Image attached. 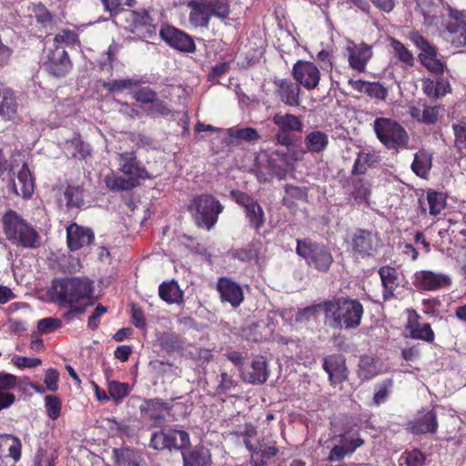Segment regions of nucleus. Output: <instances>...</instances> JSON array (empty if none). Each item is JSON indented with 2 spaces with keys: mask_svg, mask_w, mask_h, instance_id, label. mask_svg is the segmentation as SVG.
<instances>
[{
  "mask_svg": "<svg viewBox=\"0 0 466 466\" xmlns=\"http://www.w3.org/2000/svg\"><path fill=\"white\" fill-rule=\"evenodd\" d=\"M53 289L59 302L71 308L68 314L84 312L86 306L91 303L94 292L92 282L81 278L57 280Z\"/></svg>",
  "mask_w": 466,
  "mask_h": 466,
  "instance_id": "f257e3e1",
  "label": "nucleus"
},
{
  "mask_svg": "<svg viewBox=\"0 0 466 466\" xmlns=\"http://www.w3.org/2000/svg\"><path fill=\"white\" fill-rule=\"evenodd\" d=\"M324 315L333 329H355L360 324L363 307L356 299H338L324 302Z\"/></svg>",
  "mask_w": 466,
  "mask_h": 466,
  "instance_id": "f03ea898",
  "label": "nucleus"
},
{
  "mask_svg": "<svg viewBox=\"0 0 466 466\" xmlns=\"http://www.w3.org/2000/svg\"><path fill=\"white\" fill-rule=\"evenodd\" d=\"M305 154L303 149L288 147L286 151H274L270 155L263 154L258 157V162L265 161V167H259L258 178L261 182L268 181L272 177L282 179L289 168L300 161Z\"/></svg>",
  "mask_w": 466,
  "mask_h": 466,
  "instance_id": "7ed1b4c3",
  "label": "nucleus"
},
{
  "mask_svg": "<svg viewBox=\"0 0 466 466\" xmlns=\"http://www.w3.org/2000/svg\"><path fill=\"white\" fill-rule=\"evenodd\" d=\"M118 163L122 176L114 173L105 178L106 187L111 190H128L139 184L140 179L148 177L147 170L137 160L134 153L125 152L119 154Z\"/></svg>",
  "mask_w": 466,
  "mask_h": 466,
  "instance_id": "20e7f679",
  "label": "nucleus"
},
{
  "mask_svg": "<svg viewBox=\"0 0 466 466\" xmlns=\"http://www.w3.org/2000/svg\"><path fill=\"white\" fill-rule=\"evenodd\" d=\"M4 231L8 240L16 246L35 248L40 245L37 231L26 223L17 213L9 210L3 217Z\"/></svg>",
  "mask_w": 466,
  "mask_h": 466,
  "instance_id": "39448f33",
  "label": "nucleus"
},
{
  "mask_svg": "<svg viewBox=\"0 0 466 466\" xmlns=\"http://www.w3.org/2000/svg\"><path fill=\"white\" fill-rule=\"evenodd\" d=\"M361 426L360 420L355 421L354 420L343 426L342 432L337 436L339 444L329 451V461H340L365 444L364 439L359 432Z\"/></svg>",
  "mask_w": 466,
  "mask_h": 466,
  "instance_id": "423d86ee",
  "label": "nucleus"
},
{
  "mask_svg": "<svg viewBox=\"0 0 466 466\" xmlns=\"http://www.w3.org/2000/svg\"><path fill=\"white\" fill-rule=\"evenodd\" d=\"M223 206L212 195H200L193 198L188 209L197 225L210 230L218 222Z\"/></svg>",
  "mask_w": 466,
  "mask_h": 466,
  "instance_id": "0eeeda50",
  "label": "nucleus"
},
{
  "mask_svg": "<svg viewBox=\"0 0 466 466\" xmlns=\"http://www.w3.org/2000/svg\"><path fill=\"white\" fill-rule=\"evenodd\" d=\"M374 131L378 139L389 149L405 148L409 143V135L397 121L379 117L374 121Z\"/></svg>",
  "mask_w": 466,
  "mask_h": 466,
  "instance_id": "6e6552de",
  "label": "nucleus"
},
{
  "mask_svg": "<svg viewBox=\"0 0 466 466\" xmlns=\"http://www.w3.org/2000/svg\"><path fill=\"white\" fill-rule=\"evenodd\" d=\"M296 251L309 266L319 270H327L333 262L332 255L325 246L309 239L298 240Z\"/></svg>",
  "mask_w": 466,
  "mask_h": 466,
  "instance_id": "1a4fd4ad",
  "label": "nucleus"
},
{
  "mask_svg": "<svg viewBox=\"0 0 466 466\" xmlns=\"http://www.w3.org/2000/svg\"><path fill=\"white\" fill-rule=\"evenodd\" d=\"M352 256L356 258H369L374 255L380 246V239L377 234L365 230L356 229L347 238Z\"/></svg>",
  "mask_w": 466,
  "mask_h": 466,
  "instance_id": "9d476101",
  "label": "nucleus"
},
{
  "mask_svg": "<svg viewBox=\"0 0 466 466\" xmlns=\"http://www.w3.org/2000/svg\"><path fill=\"white\" fill-rule=\"evenodd\" d=\"M445 38L455 48L466 46V15L456 10H450V18L445 24Z\"/></svg>",
  "mask_w": 466,
  "mask_h": 466,
  "instance_id": "9b49d317",
  "label": "nucleus"
},
{
  "mask_svg": "<svg viewBox=\"0 0 466 466\" xmlns=\"http://www.w3.org/2000/svg\"><path fill=\"white\" fill-rule=\"evenodd\" d=\"M345 50L350 68L358 72H365L367 64L373 56L372 46L363 42L356 44L348 40Z\"/></svg>",
  "mask_w": 466,
  "mask_h": 466,
  "instance_id": "f8f14e48",
  "label": "nucleus"
},
{
  "mask_svg": "<svg viewBox=\"0 0 466 466\" xmlns=\"http://www.w3.org/2000/svg\"><path fill=\"white\" fill-rule=\"evenodd\" d=\"M231 196L245 209L246 218L251 227L258 229L264 225V211L256 199L241 191H232Z\"/></svg>",
  "mask_w": 466,
  "mask_h": 466,
  "instance_id": "ddd939ff",
  "label": "nucleus"
},
{
  "mask_svg": "<svg viewBox=\"0 0 466 466\" xmlns=\"http://www.w3.org/2000/svg\"><path fill=\"white\" fill-rule=\"evenodd\" d=\"M161 38L171 47L180 52L191 53L195 51L193 39L185 32L169 25H163L160 29Z\"/></svg>",
  "mask_w": 466,
  "mask_h": 466,
  "instance_id": "4468645a",
  "label": "nucleus"
},
{
  "mask_svg": "<svg viewBox=\"0 0 466 466\" xmlns=\"http://www.w3.org/2000/svg\"><path fill=\"white\" fill-rule=\"evenodd\" d=\"M292 74L295 80L309 90L316 88L319 84L320 72L312 62L298 61L293 66Z\"/></svg>",
  "mask_w": 466,
  "mask_h": 466,
  "instance_id": "2eb2a0df",
  "label": "nucleus"
},
{
  "mask_svg": "<svg viewBox=\"0 0 466 466\" xmlns=\"http://www.w3.org/2000/svg\"><path fill=\"white\" fill-rule=\"evenodd\" d=\"M413 284L422 290H437L450 286L451 278L441 272L419 270L414 274Z\"/></svg>",
  "mask_w": 466,
  "mask_h": 466,
  "instance_id": "dca6fc26",
  "label": "nucleus"
},
{
  "mask_svg": "<svg viewBox=\"0 0 466 466\" xmlns=\"http://www.w3.org/2000/svg\"><path fill=\"white\" fill-rule=\"evenodd\" d=\"M22 456V442L12 434H0V466H7L10 460L15 465Z\"/></svg>",
  "mask_w": 466,
  "mask_h": 466,
  "instance_id": "f3484780",
  "label": "nucleus"
},
{
  "mask_svg": "<svg viewBox=\"0 0 466 466\" xmlns=\"http://www.w3.org/2000/svg\"><path fill=\"white\" fill-rule=\"evenodd\" d=\"M244 444L251 453V461L255 466H263L267 461L275 457L279 451L275 442H267L265 440L253 446L250 440L245 439Z\"/></svg>",
  "mask_w": 466,
  "mask_h": 466,
  "instance_id": "a211bd4d",
  "label": "nucleus"
},
{
  "mask_svg": "<svg viewBox=\"0 0 466 466\" xmlns=\"http://www.w3.org/2000/svg\"><path fill=\"white\" fill-rule=\"evenodd\" d=\"M407 430L414 435L435 433L438 430V421L434 410L419 412L417 418L408 422Z\"/></svg>",
  "mask_w": 466,
  "mask_h": 466,
  "instance_id": "6ab92c4d",
  "label": "nucleus"
},
{
  "mask_svg": "<svg viewBox=\"0 0 466 466\" xmlns=\"http://www.w3.org/2000/svg\"><path fill=\"white\" fill-rule=\"evenodd\" d=\"M46 66L49 73L55 76H66L72 67L67 52L59 46L49 51Z\"/></svg>",
  "mask_w": 466,
  "mask_h": 466,
  "instance_id": "aec40b11",
  "label": "nucleus"
},
{
  "mask_svg": "<svg viewBox=\"0 0 466 466\" xmlns=\"http://www.w3.org/2000/svg\"><path fill=\"white\" fill-rule=\"evenodd\" d=\"M66 238L69 249L74 251L88 246L94 240V233L88 228L72 223L66 228Z\"/></svg>",
  "mask_w": 466,
  "mask_h": 466,
  "instance_id": "412c9836",
  "label": "nucleus"
},
{
  "mask_svg": "<svg viewBox=\"0 0 466 466\" xmlns=\"http://www.w3.org/2000/svg\"><path fill=\"white\" fill-rule=\"evenodd\" d=\"M419 315L414 310H408V323L406 330L409 337L415 339H421L427 342H432L435 335L430 324L424 323L420 325L418 322Z\"/></svg>",
  "mask_w": 466,
  "mask_h": 466,
  "instance_id": "4be33fe9",
  "label": "nucleus"
},
{
  "mask_svg": "<svg viewBox=\"0 0 466 466\" xmlns=\"http://www.w3.org/2000/svg\"><path fill=\"white\" fill-rule=\"evenodd\" d=\"M10 189L15 196H21L23 198H29L33 194L34 182L26 164L22 166L15 178L12 180Z\"/></svg>",
  "mask_w": 466,
  "mask_h": 466,
  "instance_id": "5701e85b",
  "label": "nucleus"
},
{
  "mask_svg": "<svg viewBox=\"0 0 466 466\" xmlns=\"http://www.w3.org/2000/svg\"><path fill=\"white\" fill-rule=\"evenodd\" d=\"M218 290L223 301L229 302L234 308L243 300V290L238 284L228 278H221L218 281Z\"/></svg>",
  "mask_w": 466,
  "mask_h": 466,
  "instance_id": "b1692460",
  "label": "nucleus"
},
{
  "mask_svg": "<svg viewBox=\"0 0 466 466\" xmlns=\"http://www.w3.org/2000/svg\"><path fill=\"white\" fill-rule=\"evenodd\" d=\"M243 380L249 383H263L267 380L268 373L267 364L263 358L254 360L249 366L241 370Z\"/></svg>",
  "mask_w": 466,
  "mask_h": 466,
  "instance_id": "393cba45",
  "label": "nucleus"
},
{
  "mask_svg": "<svg viewBox=\"0 0 466 466\" xmlns=\"http://www.w3.org/2000/svg\"><path fill=\"white\" fill-rule=\"evenodd\" d=\"M188 6L191 8L189 23L194 27H208L211 15L207 1H190Z\"/></svg>",
  "mask_w": 466,
  "mask_h": 466,
  "instance_id": "a878e982",
  "label": "nucleus"
},
{
  "mask_svg": "<svg viewBox=\"0 0 466 466\" xmlns=\"http://www.w3.org/2000/svg\"><path fill=\"white\" fill-rule=\"evenodd\" d=\"M18 110V103L14 92L4 86H0V116L5 121L15 119Z\"/></svg>",
  "mask_w": 466,
  "mask_h": 466,
  "instance_id": "bb28decb",
  "label": "nucleus"
},
{
  "mask_svg": "<svg viewBox=\"0 0 466 466\" xmlns=\"http://www.w3.org/2000/svg\"><path fill=\"white\" fill-rule=\"evenodd\" d=\"M323 367L332 383L340 382L347 378V368L341 356L332 355L328 357L325 359Z\"/></svg>",
  "mask_w": 466,
  "mask_h": 466,
  "instance_id": "cd10ccee",
  "label": "nucleus"
},
{
  "mask_svg": "<svg viewBox=\"0 0 466 466\" xmlns=\"http://www.w3.org/2000/svg\"><path fill=\"white\" fill-rule=\"evenodd\" d=\"M423 93L430 98L437 99L451 92V86L448 80L441 78L433 80L424 77L421 80Z\"/></svg>",
  "mask_w": 466,
  "mask_h": 466,
  "instance_id": "c85d7f7f",
  "label": "nucleus"
},
{
  "mask_svg": "<svg viewBox=\"0 0 466 466\" xmlns=\"http://www.w3.org/2000/svg\"><path fill=\"white\" fill-rule=\"evenodd\" d=\"M184 466H210L211 455L204 446H196L192 451H182Z\"/></svg>",
  "mask_w": 466,
  "mask_h": 466,
  "instance_id": "c756f323",
  "label": "nucleus"
},
{
  "mask_svg": "<svg viewBox=\"0 0 466 466\" xmlns=\"http://www.w3.org/2000/svg\"><path fill=\"white\" fill-rule=\"evenodd\" d=\"M427 204L429 214L436 217L446 208L447 198L442 192L430 190L427 192L425 200L420 199V205L424 211L427 210L424 206Z\"/></svg>",
  "mask_w": 466,
  "mask_h": 466,
  "instance_id": "7c9ffc66",
  "label": "nucleus"
},
{
  "mask_svg": "<svg viewBox=\"0 0 466 466\" xmlns=\"http://www.w3.org/2000/svg\"><path fill=\"white\" fill-rule=\"evenodd\" d=\"M272 121L279 127V130L301 132L303 129L300 118L292 114L279 112L273 116Z\"/></svg>",
  "mask_w": 466,
  "mask_h": 466,
  "instance_id": "2f4dec72",
  "label": "nucleus"
},
{
  "mask_svg": "<svg viewBox=\"0 0 466 466\" xmlns=\"http://www.w3.org/2000/svg\"><path fill=\"white\" fill-rule=\"evenodd\" d=\"M112 458L116 466H141L142 458L129 448L113 449Z\"/></svg>",
  "mask_w": 466,
  "mask_h": 466,
  "instance_id": "473e14b6",
  "label": "nucleus"
},
{
  "mask_svg": "<svg viewBox=\"0 0 466 466\" xmlns=\"http://www.w3.org/2000/svg\"><path fill=\"white\" fill-rule=\"evenodd\" d=\"M279 93L283 103L290 106L299 105L300 88L298 85L288 80H281L279 86Z\"/></svg>",
  "mask_w": 466,
  "mask_h": 466,
  "instance_id": "72a5a7b5",
  "label": "nucleus"
},
{
  "mask_svg": "<svg viewBox=\"0 0 466 466\" xmlns=\"http://www.w3.org/2000/svg\"><path fill=\"white\" fill-rule=\"evenodd\" d=\"M420 63L431 73L442 74L446 68L445 64L437 57V50L433 46L424 53H420Z\"/></svg>",
  "mask_w": 466,
  "mask_h": 466,
  "instance_id": "f704fd0d",
  "label": "nucleus"
},
{
  "mask_svg": "<svg viewBox=\"0 0 466 466\" xmlns=\"http://www.w3.org/2000/svg\"><path fill=\"white\" fill-rule=\"evenodd\" d=\"M60 206L67 208H78L83 204L82 190L79 187L68 186L58 197Z\"/></svg>",
  "mask_w": 466,
  "mask_h": 466,
  "instance_id": "c9c22d12",
  "label": "nucleus"
},
{
  "mask_svg": "<svg viewBox=\"0 0 466 466\" xmlns=\"http://www.w3.org/2000/svg\"><path fill=\"white\" fill-rule=\"evenodd\" d=\"M329 144V137L324 132L315 130L309 132L305 137V146L309 152L319 153Z\"/></svg>",
  "mask_w": 466,
  "mask_h": 466,
  "instance_id": "e433bc0d",
  "label": "nucleus"
},
{
  "mask_svg": "<svg viewBox=\"0 0 466 466\" xmlns=\"http://www.w3.org/2000/svg\"><path fill=\"white\" fill-rule=\"evenodd\" d=\"M379 274L384 288L383 297L385 299H389L393 296L394 289L397 286L396 269L391 267L385 266L380 268Z\"/></svg>",
  "mask_w": 466,
  "mask_h": 466,
  "instance_id": "4c0bfd02",
  "label": "nucleus"
},
{
  "mask_svg": "<svg viewBox=\"0 0 466 466\" xmlns=\"http://www.w3.org/2000/svg\"><path fill=\"white\" fill-rule=\"evenodd\" d=\"M140 81L135 78L114 79L103 83V87L110 93L119 94L129 91L132 94L134 88L137 87Z\"/></svg>",
  "mask_w": 466,
  "mask_h": 466,
  "instance_id": "58836bf2",
  "label": "nucleus"
},
{
  "mask_svg": "<svg viewBox=\"0 0 466 466\" xmlns=\"http://www.w3.org/2000/svg\"><path fill=\"white\" fill-rule=\"evenodd\" d=\"M160 298L167 303H177L182 300L183 293L175 281L163 282L158 289Z\"/></svg>",
  "mask_w": 466,
  "mask_h": 466,
  "instance_id": "ea45409f",
  "label": "nucleus"
},
{
  "mask_svg": "<svg viewBox=\"0 0 466 466\" xmlns=\"http://www.w3.org/2000/svg\"><path fill=\"white\" fill-rule=\"evenodd\" d=\"M431 155L425 150H420L415 154L411 168L418 176L426 177L431 168Z\"/></svg>",
  "mask_w": 466,
  "mask_h": 466,
  "instance_id": "a19ab883",
  "label": "nucleus"
},
{
  "mask_svg": "<svg viewBox=\"0 0 466 466\" xmlns=\"http://www.w3.org/2000/svg\"><path fill=\"white\" fill-rule=\"evenodd\" d=\"M389 43L393 50L394 56L403 64L407 66H413L414 57L411 52L399 40L389 37Z\"/></svg>",
  "mask_w": 466,
  "mask_h": 466,
  "instance_id": "79ce46f5",
  "label": "nucleus"
},
{
  "mask_svg": "<svg viewBox=\"0 0 466 466\" xmlns=\"http://www.w3.org/2000/svg\"><path fill=\"white\" fill-rule=\"evenodd\" d=\"M169 450H184L190 446L189 435L185 431H168Z\"/></svg>",
  "mask_w": 466,
  "mask_h": 466,
  "instance_id": "37998d69",
  "label": "nucleus"
},
{
  "mask_svg": "<svg viewBox=\"0 0 466 466\" xmlns=\"http://www.w3.org/2000/svg\"><path fill=\"white\" fill-rule=\"evenodd\" d=\"M228 135L240 141H257L259 139L258 131L253 127H233L227 130Z\"/></svg>",
  "mask_w": 466,
  "mask_h": 466,
  "instance_id": "c03bdc74",
  "label": "nucleus"
},
{
  "mask_svg": "<svg viewBox=\"0 0 466 466\" xmlns=\"http://www.w3.org/2000/svg\"><path fill=\"white\" fill-rule=\"evenodd\" d=\"M322 312L324 313V302L306 307L297 312L295 321L298 323H306L311 319H315Z\"/></svg>",
  "mask_w": 466,
  "mask_h": 466,
  "instance_id": "a18cd8bd",
  "label": "nucleus"
},
{
  "mask_svg": "<svg viewBox=\"0 0 466 466\" xmlns=\"http://www.w3.org/2000/svg\"><path fill=\"white\" fill-rule=\"evenodd\" d=\"M410 114L413 118L426 124H433L436 122L439 111L433 106H424L422 110L417 107H412Z\"/></svg>",
  "mask_w": 466,
  "mask_h": 466,
  "instance_id": "49530a36",
  "label": "nucleus"
},
{
  "mask_svg": "<svg viewBox=\"0 0 466 466\" xmlns=\"http://www.w3.org/2000/svg\"><path fill=\"white\" fill-rule=\"evenodd\" d=\"M210 11L211 16L225 18L229 14V5L228 0H206Z\"/></svg>",
  "mask_w": 466,
  "mask_h": 466,
  "instance_id": "de8ad7c7",
  "label": "nucleus"
},
{
  "mask_svg": "<svg viewBox=\"0 0 466 466\" xmlns=\"http://www.w3.org/2000/svg\"><path fill=\"white\" fill-rule=\"evenodd\" d=\"M406 466H424L426 457L419 449L406 451L400 458Z\"/></svg>",
  "mask_w": 466,
  "mask_h": 466,
  "instance_id": "09e8293b",
  "label": "nucleus"
},
{
  "mask_svg": "<svg viewBox=\"0 0 466 466\" xmlns=\"http://www.w3.org/2000/svg\"><path fill=\"white\" fill-rule=\"evenodd\" d=\"M68 150L74 157L85 158L90 154V147L79 137H74L68 145Z\"/></svg>",
  "mask_w": 466,
  "mask_h": 466,
  "instance_id": "8fccbe9b",
  "label": "nucleus"
},
{
  "mask_svg": "<svg viewBox=\"0 0 466 466\" xmlns=\"http://www.w3.org/2000/svg\"><path fill=\"white\" fill-rule=\"evenodd\" d=\"M132 96L141 104H152L155 102L157 94L150 87H141L132 91Z\"/></svg>",
  "mask_w": 466,
  "mask_h": 466,
  "instance_id": "3c124183",
  "label": "nucleus"
},
{
  "mask_svg": "<svg viewBox=\"0 0 466 466\" xmlns=\"http://www.w3.org/2000/svg\"><path fill=\"white\" fill-rule=\"evenodd\" d=\"M108 392L114 400H120L128 394L129 386L127 383L111 381L108 384Z\"/></svg>",
  "mask_w": 466,
  "mask_h": 466,
  "instance_id": "603ef678",
  "label": "nucleus"
},
{
  "mask_svg": "<svg viewBox=\"0 0 466 466\" xmlns=\"http://www.w3.org/2000/svg\"><path fill=\"white\" fill-rule=\"evenodd\" d=\"M168 431H161L158 432H155L152 434L150 440V447L155 450H169V441H168Z\"/></svg>",
  "mask_w": 466,
  "mask_h": 466,
  "instance_id": "864d4df0",
  "label": "nucleus"
},
{
  "mask_svg": "<svg viewBox=\"0 0 466 466\" xmlns=\"http://www.w3.org/2000/svg\"><path fill=\"white\" fill-rule=\"evenodd\" d=\"M61 326V320L56 318H45L37 322V329L42 334L51 333Z\"/></svg>",
  "mask_w": 466,
  "mask_h": 466,
  "instance_id": "5fc2aeb1",
  "label": "nucleus"
},
{
  "mask_svg": "<svg viewBox=\"0 0 466 466\" xmlns=\"http://www.w3.org/2000/svg\"><path fill=\"white\" fill-rule=\"evenodd\" d=\"M78 42L77 34L68 29L63 30L55 36V43L56 45L75 46L78 44Z\"/></svg>",
  "mask_w": 466,
  "mask_h": 466,
  "instance_id": "6e6d98bb",
  "label": "nucleus"
},
{
  "mask_svg": "<svg viewBox=\"0 0 466 466\" xmlns=\"http://www.w3.org/2000/svg\"><path fill=\"white\" fill-rule=\"evenodd\" d=\"M105 9L111 14L118 13L125 5L132 6L136 0H101Z\"/></svg>",
  "mask_w": 466,
  "mask_h": 466,
  "instance_id": "4d7b16f0",
  "label": "nucleus"
},
{
  "mask_svg": "<svg viewBox=\"0 0 466 466\" xmlns=\"http://www.w3.org/2000/svg\"><path fill=\"white\" fill-rule=\"evenodd\" d=\"M455 136V147L458 149H466V125L460 123L452 126Z\"/></svg>",
  "mask_w": 466,
  "mask_h": 466,
  "instance_id": "13d9d810",
  "label": "nucleus"
},
{
  "mask_svg": "<svg viewBox=\"0 0 466 466\" xmlns=\"http://www.w3.org/2000/svg\"><path fill=\"white\" fill-rule=\"evenodd\" d=\"M130 18L132 19L136 28L140 26H151L152 20L147 11L142 10L140 12L132 11L129 13Z\"/></svg>",
  "mask_w": 466,
  "mask_h": 466,
  "instance_id": "bf43d9fd",
  "label": "nucleus"
},
{
  "mask_svg": "<svg viewBox=\"0 0 466 466\" xmlns=\"http://www.w3.org/2000/svg\"><path fill=\"white\" fill-rule=\"evenodd\" d=\"M11 361L19 369L35 368L42 363L41 360L38 358H28L18 355L14 356Z\"/></svg>",
  "mask_w": 466,
  "mask_h": 466,
  "instance_id": "052dcab7",
  "label": "nucleus"
},
{
  "mask_svg": "<svg viewBox=\"0 0 466 466\" xmlns=\"http://www.w3.org/2000/svg\"><path fill=\"white\" fill-rule=\"evenodd\" d=\"M420 10L425 17L426 22L429 25L435 24V18L439 13V5H428V2H423L420 4Z\"/></svg>",
  "mask_w": 466,
  "mask_h": 466,
  "instance_id": "680f3d73",
  "label": "nucleus"
},
{
  "mask_svg": "<svg viewBox=\"0 0 466 466\" xmlns=\"http://www.w3.org/2000/svg\"><path fill=\"white\" fill-rule=\"evenodd\" d=\"M371 157L372 156L370 153L364 151L360 152L354 162L353 173L363 174Z\"/></svg>",
  "mask_w": 466,
  "mask_h": 466,
  "instance_id": "e2e57ef3",
  "label": "nucleus"
},
{
  "mask_svg": "<svg viewBox=\"0 0 466 466\" xmlns=\"http://www.w3.org/2000/svg\"><path fill=\"white\" fill-rule=\"evenodd\" d=\"M59 373L55 369H48L45 374L44 383L50 391H56L58 389Z\"/></svg>",
  "mask_w": 466,
  "mask_h": 466,
  "instance_id": "0e129e2a",
  "label": "nucleus"
},
{
  "mask_svg": "<svg viewBox=\"0 0 466 466\" xmlns=\"http://www.w3.org/2000/svg\"><path fill=\"white\" fill-rule=\"evenodd\" d=\"M387 89L379 83H370L368 86L367 94L377 99H385L387 96Z\"/></svg>",
  "mask_w": 466,
  "mask_h": 466,
  "instance_id": "69168bd1",
  "label": "nucleus"
},
{
  "mask_svg": "<svg viewBox=\"0 0 466 466\" xmlns=\"http://www.w3.org/2000/svg\"><path fill=\"white\" fill-rule=\"evenodd\" d=\"M17 379L9 373H0V391L13 389L16 386Z\"/></svg>",
  "mask_w": 466,
  "mask_h": 466,
  "instance_id": "338daca9",
  "label": "nucleus"
},
{
  "mask_svg": "<svg viewBox=\"0 0 466 466\" xmlns=\"http://www.w3.org/2000/svg\"><path fill=\"white\" fill-rule=\"evenodd\" d=\"M410 40L420 50V53H424L433 47L422 35L417 33L410 35Z\"/></svg>",
  "mask_w": 466,
  "mask_h": 466,
  "instance_id": "774afa93",
  "label": "nucleus"
}]
</instances>
